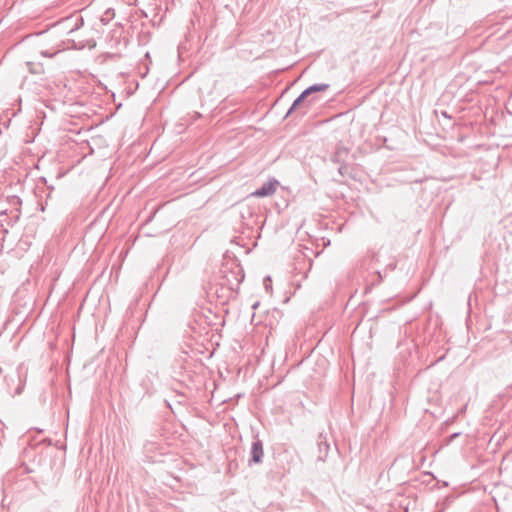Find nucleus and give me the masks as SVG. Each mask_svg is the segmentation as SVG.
Here are the masks:
<instances>
[{"mask_svg": "<svg viewBox=\"0 0 512 512\" xmlns=\"http://www.w3.org/2000/svg\"><path fill=\"white\" fill-rule=\"evenodd\" d=\"M270 283H271V279L270 277H266L264 279V285H265V288L268 290L270 288Z\"/></svg>", "mask_w": 512, "mask_h": 512, "instance_id": "39448f33", "label": "nucleus"}, {"mask_svg": "<svg viewBox=\"0 0 512 512\" xmlns=\"http://www.w3.org/2000/svg\"><path fill=\"white\" fill-rule=\"evenodd\" d=\"M263 455H264V452H263L262 441L259 439H256L255 441H253L252 446H251V459L249 460V464L261 463Z\"/></svg>", "mask_w": 512, "mask_h": 512, "instance_id": "f03ea898", "label": "nucleus"}, {"mask_svg": "<svg viewBox=\"0 0 512 512\" xmlns=\"http://www.w3.org/2000/svg\"><path fill=\"white\" fill-rule=\"evenodd\" d=\"M257 306H258V303H255V304L253 305V308L255 309Z\"/></svg>", "mask_w": 512, "mask_h": 512, "instance_id": "0eeeda50", "label": "nucleus"}, {"mask_svg": "<svg viewBox=\"0 0 512 512\" xmlns=\"http://www.w3.org/2000/svg\"><path fill=\"white\" fill-rule=\"evenodd\" d=\"M57 52L49 53L48 51H42L41 54L45 57H53Z\"/></svg>", "mask_w": 512, "mask_h": 512, "instance_id": "423d86ee", "label": "nucleus"}, {"mask_svg": "<svg viewBox=\"0 0 512 512\" xmlns=\"http://www.w3.org/2000/svg\"><path fill=\"white\" fill-rule=\"evenodd\" d=\"M277 185H278V182L276 180L266 182L259 189H257L255 192H253L252 195L256 196V197L270 196L275 193Z\"/></svg>", "mask_w": 512, "mask_h": 512, "instance_id": "7ed1b4c3", "label": "nucleus"}, {"mask_svg": "<svg viewBox=\"0 0 512 512\" xmlns=\"http://www.w3.org/2000/svg\"><path fill=\"white\" fill-rule=\"evenodd\" d=\"M313 101V98L309 100L308 96L304 95V92H302L293 102L292 106L286 114V117L295 112L299 113L300 115L306 114Z\"/></svg>", "mask_w": 512, "mask_h": 512, "instance_id": "f257e3e1", "label": "nucleus"}, {"mask_svg": "<svg viewBox=\"0 0 512 512\" xmlns=\"http://www.w3.org/2000/svg\"><path fill=\"white\" fill-rule=\"evenodd\" d=\"M328 88H329L328 84L319 83V84H314V85L308 87L303 92H304V95H307L309 97L311 94H313L315 92H323V91H326Z\"/></svg>", "mask_w": 512, "mask_h": 512, "instance_id": "20e7f679", "label": "nucleus"}]
</instances>
